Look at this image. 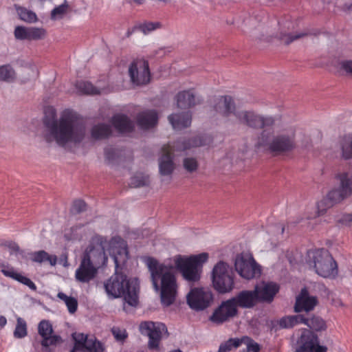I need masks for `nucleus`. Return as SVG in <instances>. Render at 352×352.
<instances>
[{"mask_svg": "<svg viewBox=\"0 0 352 352\" xmlns=\"http://www.w3.org/2000/svg\"><path fill=\"white\" fill-rule=\"evenodd\" d=\"M52 117H45L43 123L47 129L44 135L48 143L55 142L58 146L65 147L68 145L80 144L85 138L86 127L80 122L76 115L71 111H64L58 119L56 118L54 109Z\"/></svg>", "mask_w": 352, "mask_h": 352, "instance_id": "obj_1", "label": "nucleus"}, {"mask_svg": "<svg viewBox=\"0 0 352 352\" xmlns=\"http://www.w3.org/2000/svg\"><path fill=\"white\" fill-rule=\"evenodd\" d=\"M302 324L307 328L301 329L295 344L294 352H327L328 347L320 344L318 335V333L327 331V322L316 314H302Z\"/></svg>", "mask_w": 352, "mask_h": 352, "instance_id": "obj_2", "label": "nucleus"}, {"mask_svg": "<svg viewBox=\"0 0 352 352\" xmlns=\"http://www.w3.org/2000/svg\"><path fill=\"white\" fill-rule=\"evenodd\" d=\"M151 273L153 285L159 290V280H161V301L165 306H170L175 300L177 284L173 272V267L160 263L155 258L149 257L146 261Z\"/></svg>", "mask_w": 352, "mask_h": 352, "instance_id": "obj_3", "label": "nucleus"}, {"mask_svg": "<svg viewBox=\"0 0 352 352\" xmlns=\"http://www.w3.org/2000/svg\"><path fill=\"white\" fill-rule=\"evenodd\" d=\"M122 271L116 270L114 274L104 283L105 292L109 297L123 298L129 305L135 307L138 304L139 285Z\"/></svg>", "mask_w": 352, "mask_h": 352, "instance_id": "obj_4", "label": "nucleus"}, {"mask_svg": "<svg viewBox=\"0 0 352 352\" xmlns=\"http://www.w3.org/2000/svg\"><path fill=\"white\" fill-rule=\"evenodd\" d=\"M208 259V254L206 252L190 256L177 255L174 258V263L184 280L195 283L200 280L203 265Z\"/></svg>", "mask_w": 352, "mask_h": 352, "instance_id": "obj_5", "label": "nucleus"}, {"mask_svg": "<svg viewBox=\"0 0 352 352\" xmlns=\"http://www.w3.org/2000/svg\"><path fill=\"white\" fill-rule=\"evenodd\" d=\"M309 263L315 272L324 278L334 279L338 275L337 262L327 250H318L309 256Z\"/></svg>", "mask_w": 352, "mask_h": 352, "instance_id": "obj_6", "label": "nucleus"}, {"mask_svg": "<svg viewBox=\"0 0 352 352\" xmlns=\"http://www.w3.org/2000/svg\"><path fill=\"white\" fill-rule=\"evenodd\" d=\"M107 240L100 235L94 236L84 251L82 259L88 263L100 268L107 265L108 256L105 252Z\"/></svg>", "mask_w": 352, "mask_h": 352, "instance_id": "obj_7", "label": "nucleus"}, {"mask_svg": "<svg viewBox=\"0 0 352 352\" xmlns=\"http://www.w3.org/2000/svg\"><path fill=\"white\" fill-rule=\"evenodd\" d=\"M261 144L274 155L286 154L293 151L296 147L295 133H280L273 136L269 142L265 139V132L261 134Z\"/></svg>", "mask_w": 352, "mask_h": 352, "instance_id": "obj_8", "label": "nucleus"}, {"mask_svg": "<svg viewBox=\"0 0 352 352\" xmlns=\"http://www.w3.org/2000/svg\"><path fill=\"white\" fill-rule=\"evenodd\" d=\"M212 283L213 287L220 294H226L233 289V272L228 263L221 261L214 266L212 271Z\"/></svg>", "mask_w": 352, "mask_h": 352, "instance_id": "obj_9", "label": "nucleus"}, {"mask_svg": "<svg viewBox=\"0 0 352 352\" xmlns=\"http://www.w3.org/2000/svg\"><path fill=\"white\" fill-rule=\"evenodd\" d=\"M235 118L240 124L254 130L272 127L276 123L274 117L263 116L253 110L237 111Z\"/></svg>", "mask_w": 352, "mask_h": 352, "instance_id": "obj_10", "label": "nucleus"}, {"mask_svg": "<svg viewBox=\"0 0 352 352\" xmlns=\"http://www.w3.org/2000/svg\"><path fill=\"white\" fill-rule=\"evenodd\" d=\"M140 331L142 335L148 337V349L155 352H160V342L163 334L168 336V329L163 323H155L151 321L142 322Z\"/></svg>", "mask_w": 352, "mask_h": 352, "instance_id": "obj_11", "label": "nucleus"}, {"mask_svg": "<svg viewBox=\"0 0 352 352\" xmlns=\"http://www.w3.org/2000/svg\"><path fill=\"white\" fill-rule=\"evenodd\" d=\"M235 270L242 278L250 280L259 277L261 274V267L254 257L248 254H240L236 256L234 261Z\"/></svg>", "mask_w": 352, "mask_h": 352, "instance_id": "obj_12", "label": "nucleus"}, {"mask_svg": "<svg viewBox=\"0 0 352 352\" xmlns=\"http://www.w3.org/2000/svg\"><path fill=\"white\" fill-rule=\"evenodd\" d=\"M129 75L133 85L144 86L151 81V72L147 60L143 58L134 60L129 67Z\"/></svg>", "mask_w": 352, "mask_h": 352, "instance_id": "obj_13", "label": "nucleus"}, {"mask_svg": "<svg viewBox=\"0 0 352 352\" xmlns=\"http://www.w3.org/2000/svg\"><path fill=\"white\" fill-rule=\"evenodd\" d=\"M187 303L195 311H202L210 306L213 300L212 292L206 288L192 289L186 296Z\"/></svg>", "mask_w": 352, "mask_h": 352, "instance_id": "obj_14", "label": "nucleus"}, {"mask_svg": "<svg viewBox=\"0 0 352 352\" xmlns=\"http://www.w3.org/2000/svg\"><path fill=\"white\" fill-rule=\"evenodd\" d=\"M109 248L116 270H122L129 259L126 242L119 236L112 237L109 241Z\"/></svg>", "mask_w": 352, "mask_h": 352, "instance_id": "obj_15", "label": "nucleus"}, {"mask_svg": "<svg viewBox=\"0 0 352 352\" xmlns=\"http://www.w3.org/2000/svg\"><path fill=\"white\" fill-rule=\"evenodd\" d=\"M236 111L235 102L230 96L214 97L210 102V112L212 116L220 115L228 118L232 114L235 116Z\"/></svg>", "mask_w": 352, "mask_h": 352, "instance_id": "obj_16", "label": "nucleus"}, {"mask_svg": "<svg viewBox=\"0 0 352 352\" xmlns=\"http://www.w3.org/2000/svg\"><path fill=\"white\" fill-rule=\"evenodd\" d=\"M238 315V309L231 298L223 301L220 305L217 307L212 314L210 316L209 320L216 324H221L223 322L229 321L231 318Z\"/></svg>", "mask_w": 352, "mask_h": 352, "instance_id": "obj_17", "label": "nucleus"}, {"mask_svg": "<svg viewBox=\"0 0 352 352\" xmlns=\"http://www.w3.org/2000/svg\"><path fill=\"white\" fill-rule=\"evenodd\" d=\"M318 304V297L311 296L307 289L304 287L296 297L294 311L298 314L302 311L308 313L313 311Z\"/></svg>", "mask_w": 352, "mask_h": 352, "instance_id": "obj_18", "label": "nucleus"}, {"mask_svg": "<svg viewBox=\"0 0 352 352\" xmlns=\"http://www.w3.org/2000/svg\"><path fill=\"white\" fill-rule=\"evenodd\" d=\"M173 157L172 148L169 145H164L158 159L159 173L162 176H171L173 173L175 168Z\"/></svg>", "mask_w": 352, "mask_h": 352, "instance_id": "obj_19", "label": "nucleus"}, {"mask_svg": "<svg viewBox=\"0 0 352 352\" xmlns=\"http://www.w3.org/2000/svg\"><path fill=\"white\" fill-rule=\"evenodd\" d=\"M254 291L258 302L270 303L278 292L279 286L275 283L263 281L255 286Z\"/></svg>", "mask_w": 352, "mask_h": 352, "instance_id": "obj_20", "label": "nucleus"}, {"mask_svg": "<svg viewBox=\"0 0 352 352\" xmlns=\"http://www.w3.org/2000/svg\"><path fill=\"white\" fill-rule=\"evenodd\" d=\"M235 307L243 309L253 308L258 302L256 296L253 290H243L231 298Z\"/></svg>", "mask_w": 352, "mask_h": 352, "instance_id": "obj_21", "label": "nucleus"}, {"mask_svg": "<svg viewBox=\"0 0 352 352\" xmlns=\"http://www.w3.org/2000/svg\"><path fill=\"white\" fill-rule=\"evenodd\" d=\"M98 270V268L81 258L80 265L75 273L76 279L80 283H88L96 277Z\"/></svg>", "mask_w": 352, "mask_h": 352, "instance_id": "obj_22", "label": "nucleus"}, {"mask_svg": "<svg viewBox=\"0 0 352 352\" xmlns=\"http://www.w3.org/2000/svg\"><path fill=\"white\" fill-rule=\"evenodd\" d=\"M138 126L144 130L155 127L158 122V114L155 110H146L139 113L136 117Z\"/></svg>", "mask_w": 352, "mask_h": 352, "instance_id": "obj_23", "label": "nucleus"}, {"mask_svg": "<svg viewBox=\"0 0 352 352\" xmlns=\"http://www.w3.org/2000/svg\"><path fill=\"white\" fill-rule=\"evenodd\" d=\"M192 112L190 111L172 113L168 120L175 130H182L189 127L192 123Z\"/></svg>", "mask_w": 352, "mask_h": 352, "instance_id": "obj_24", "label": "nucleus"}, {"mask_svg": "<svg viewBox=\"0 0 352 352\" xmlns=\"http://www.w3.org/2000/svg\"><path fill=\"white\" fill-rule=\"evenodd\" d=\"M177 107L180 109H189L196 105L195 95L191 90L179 91L175 96Z\"/></svg>", "mask_w": 352, "mask_h": 352, "instance_id": "obj_25", "label": "nucleus"}, {"mask_svg": "<svg viewBox=\"0 0 352 352\" xmlns=\"http://www.w3.org/2000/svg\"><path fill=\"white\" fill-rule=\"evenodd\" d=\"M112 124L115 129L120 133H130L135 128L133 121L124 114L115 115L112 118Z\"/></svg>", "mask_w": 352, "mask_h": 352, "instance_id": "obj_26", "label": "nucleus"}, {"mask_svg": "<svg viewBox=\"0 0 352 352\" xmlns=\"http://www.w3.org/2000/svg\"><path fill=\"white\" fill-rule=\"evenodd\" d=\"M302 314L285 316L277 321V324L280 329L293 328L298 324H302Z\"/></svg>", "mask_w": 352, "mask_h": 352, "instance_id": "obj_27", "label": "nucleus"}, {"mask_svg": "<svg viewBox=\"0 0 352 352\" xmlns=\"http://www.w3.org/2000/svg\"><path fill=\"white\" fill-rule=\"evenodd\" d=\"M202 145V140L198 136L193 137L188 140H178L176 142L175 148L177 151H184L191 148L198 147Z\"/></svg>", "mask_w": 352, "mask_h": 352, "instance_id": "obj_28", "label": "nucleus"}, {"mask_svg": "<svg viewBox=\"0 0 352 352\" xmlns=\"http://www.w3.org/2000/svg\"><path fill=\"white\" fill-rule=\"evenodd\" d=\"M32 261L38 263L48 261L52 266H54L57 263V257L55 255H50L45 250H40L32 254Z\"/></svg>", "mask_w": 352, "mask_h": 352, "instance_id": "obj_29", "label": "nucleus"}, {"mask_svg": "<svg viewBox=\"0 0 352 352\" xmlns=\"http://www.w3.org/2000/svg\"><path fill=\"white\" fill-rule=\"evenodd\" d=\"M111 133V129L109 124H99L95 125L91 129V136L96 140L107 138Z\"/></svg>", "mask_w": 352, "mask_h": 352, "instance_id": "obj_30", "label": "nucleus"}, {"mask_svg": "<svg viewBox=\"0 0 352 352\" xmlns=\"http://www.w3.org/2000/svg\"><path fill=\"white\" fill-rule=\"evenodd\" d=\"M340 181V188L349 197L352 194V175L342 173L337 176Z\"/></svg>", "mask_w": 352, "mask_h": 352, "instance_id": "obj_31", "label": "nucleus"}, {"mask_svg": "<svg viewBox=\"0 0 352 352\" xmlns=\"http://www.w3.org/2000/svg\"><path fill=\"white\" fill-rule=\"evenodd\" d=\"M161 27L162 24L159 21L151 22L146 21L142 23L135 24L133 27V30H139L144 34H147L157 29L160 28Z\"/></svg>", "mask_w": 352, "mask_h": 352, "instance_id": "obj_32", "label": "nucleus"}, {"mask_svg": "<svg viewBox=\"0 0 352 352\" xmlns=\"http://www.w3.org/2000/svg\"><path fill=\"white\" fill-rule=\"evenodd\" d=\"M15 8L21 20L30 23L38 21L36 14L32 10L19 6H15Z\"/></svg>", "mask_w": 352, "mask_h": 352, "instance_id": "obj_33", "label": "nucleus"}, {"mask_svg": "<svg viewBox=\"0 0 352 352\" xmlns=\"http://www.w3.org/2000/svg\"><path fill=\"white\" fill-rule=\"evenodd\" d=\"M16 78L14 69L9 64L0 66V80L5 82L13 81Z\"/></svg>", "mask_w": 352, "mask_h": 352, "instance_id": "obj_34", "label": "nucleus"}, {"mask_svg": "<svg viewBox=\"0 0 352 352\" xmlns=\"http://www.w3.org/2000/svg\"><path fill=\"white\" fill-rule=\"evenodd\" d=\"M341 149L342 158L344 160L352 159V134L343 138Z\"/></svg>", "mask_w": 352, "mask_h": 352, "instance_id": "obj_35", "label": "nucleus"}, {"mask_svg": "<svg viewBox=\"0 0 352 352\" xmlns=\"http://www.w3.org/2000/svg\"><path fill=\"white\" fill-rule=\"evenodd\" d=\"M325 197L334 206L348 197L340 187L331 190Z\"/></svg>", "mask_w": 352, "mask_h": 352, "instance_id": "obj_36", "label": "nucleus"}, {"mask_svg": "<svg viewBox=\"0 0 352 352\" xmlns=\"http://www.w3.org/2000/svg\"><path fill=\"white\" fill-rule=\"evenodd\" d=\"M72 338L75 341L74 347L72 349L74 350V352H75V351H84V349L89 339L87 336L84 335L83 333H74L72 334Z\"/></svg>", "mask_w": 352, "mask_h": 352, "instance_id": "obj_37", "label": "nucleus"}, {"mask_svg": "<svg viewBox=\"0 0 352 352\" xmlns=\"http://www.w3.org/2000/svg\"><path fill=\"white\" fill-rule=\"evenodd\" d=\"M104 350L102 343L98 341L95 338H91L84 349V352H104Z\"/></svg>", "mask_w": 352, "mask_h": 352, "instance_id": "obj_38", "label": "nucleus"}, {"mask_svg": "<svg viewBox=\"0 0 352 352\" xmlns=\"http://www.w3.org/2000/svg\"><path fill=\"white\" fill-rule=\"evenodd\" d=\"M239 346H241V338H230L220 345L218 352H229Z\"/></svg>", "mask_w": 352, "mask_h": 352, "instance_id": "obj_39", "label": "nucleus"}, {"mask_svg": "<svg viewBox=\"0 0 352 352\" xmlns=\"http://www.w3.org/2000/svg\"><path fill=\"white\" fill-rule=\"evenodd\" d=\"M38 334L45 339L53 333V328L50 321L46 320H41L38 326Z\"/></svg>", "mask_w": 352, "mask_h": 352, "instance_id": "obj_40", "label": "nucleus"}, {"mask_svg": "<svg viewBox=\"0 0 352 352\" xmlns=\"http://www.w3.org/2000/svg\"><path fill=\"white\" fill-rule=\"evenodd\" d=\"M245 344L246 349L243 352H259L260 346L248 336H243L241 338V345Z\"/></svg>", "mask_w": 352, "mask_h": 352, "instance_id": "obj_41", "label": "nucleus"}, {"mask_svg": "<svg viewBox=\"0 0 352 352\" xmlns=\"http://www.w3.org/2000/svg\"><path fill=\"white\" fill-rule=\"evenodd\" d=\"M76 87L79 91L85 94H99L100 91L89 82H78Z\"/></svg>", "mask_w": 352, "mask_h": 352, "instance_id": "obj_42", "label": "nucleus"}, {"mask_svg": "<svg viewBox=\"0 0 352 352\" xmlns=\"http://www.w3.org/2000/svg\"><path fill=\"white\" fill-rule=\"evenodd\" d=\"M309 33L308 32H300L295 34H283L280 36V40L285 45H289L293 41L298 40L299 38L305 37L308 36Z\"/></svg>", "mask_w": 352, "mask_h": 352, "instance_id": "obj_43", "label": "nucleus"}, {"mask_svg": "<svg viewBox=\"0 0 352 352\" xmlns=\"http://www.w3.org/2000/svg\"><path fill=\"white\" fill-rule=\"evenodd\" d=\"M333 206L334 205L326 197H324L317 204L316 215L318 217L324 215L327 210Z\"/></svg>", "mask_w": 352, "mask_h": 352, "instance_id": "obj_44", "label": "nucleus"}, {"mask_svg": "<svg viewBox=\"0 0 352 352\" xmlns=\"http://www.w3.org/2000/svg\"><path fill=\"white\" fill-rule=\"evenodd\" d=\"M149 183V177L143 175H135L131 179V186L133 188L148 186Z\"/></svg>", "mask_w": 352, "mask_h": 352, "instance_id": "obj_45", "label": "nucleus"}, {"mask_svg": "<svg viewBox=\"0 0 352 352\" xmlns=\"http://www.w3.org/2000/svg\"><path fill=\"white\" fill-rule=\"evenodd\" d=\"M182 164L184 169L188 173L196 172L199 167L198 161L196 158L192 157H185Z\"/></svg>", "mask_w": 352, "mask_h": 352, "instance_id": "obj_46", "label": "nucleus"}, {"mask_svg": "<svg viewBox=\"0 0 352 352\" xmlns=\"http://www.w3.org/2000/svg\"><path fill=\"white\" fill-rule=\"evenodd\" d=\"M27 335V325L24 320L18 318L17 323L14 331V336L17 338H22Z\"/></svg>", "mask_w": 352, "mask_h": 352, "instance_id": "obj_47", "label": "nucleus"}, {"mask_svg": "<svg viewBox=\"0 0 352 352\" xmlns=\"http://www.w3.org/2000/svg\"><path fill=\"white\" fill-rule=\"evenodd\" d=\"M30 28L24 26H16L14 30V36L18 40L30 41Z\"/></svg>", "mask_w": 352, "mask_h": 352, "instance_id": "obj_48", "label": "nucleus"}, {"mask_svg": "<svg viewBox=\"0 0 352 352\" xmlns=\"http://www.w3.org/2000/svg\"><path fill=\"white\" fill-rule=\"evenodd\" d=\"M1 272L7 277L12 278L21 283H23L25 280L28 278V277L21 275L19 273H17L14 271V269L11 268L9 270L2 269Z\"/></svg>", "mask_w": 352, "mask_h": 352, "instance_id": "obj_49", "label": "nucleus"}, {"mask_svg": "<svg viewBox=\"0 0 352 352\" xmlns=\"http://www.w3.org/2000/svg\"><path fill=\"white\" fill-rule=\"evenodd\" d=\"M30 41L43 39L46 36V30L43 28L30 27Z\"/></svg>", "mask_w": 352, "mask_h": 352, "instance_id": "obj_50", "label": "nucleus"}, {"mask_svg": "<svg viewBox=\"0 0 352 352\" xmlns=\"http://www.w3.org/2000/svg\"><path fill=\"white\" fill-rule=\"evenodd\" d=\"M69 5L67 1H65L64 3L54 8L51 12V17L52 19H56V18H60L63 16L64 14L67 12L68 10Z\"/></svg>", "mask_w": 352, "mask_h": 352, "instance_id": "obj_51", "label": "nucleus"}, {"mask_svg": "<svg viewBox=\"0 0 352 352\" xmlns=\"http://www.w3.org/2000/svg\"><path fill=\"white\" fill-rule=\"evenodd\" d=\"M62 339L61 337L56 335H50L48 336L45 339H43L41 341V345L43 346L47 347L50 345H56V344L61 342Z\"/></svg>", "mask_w": 352, "mask_h": 352, "instance_id": "obj_52", "label": "nucleus"}, {"mask_svg": "<svg viewBox=\"0 0 352 352\" xmlns=\"http://www.w3.org/2000/svg\"><path fill=\"white\" fill-rule=\"evenodd\" d=\"M340 71L346 76H352V60H342L339 63Z\"/></svg>", "mask_w": 352, "mask_h": 352, "instance_id": "obj_53", "label": "nucleus"}, {"mask_svg": "<svg viewBox=\"0 0 352 352\" xmlns=\"http://www.w3.org/2000/svg\"><path fill=\"white\" fill-rule=\"evenodd\" d=\"M111 332L117 340H124L127 337V333L125 329H121L118 327H113Z\"/></svg>", "mask_w": 352, "mask_h": 352, "instance_id": "obj_54", "label": "nucleus"}, {"mask_svg": "<svg viewBox=\"0 0 352 352\" xmlns=\"http://www.w3.org/2000/svg\"><path fill=\"white\" fill-rule=\"evenodd\" d=\"M338 222L342 225L352 227V214H343L339 219H338Z\"/></svg>", "mask_w": 352, "mask_h": 352, "instance_id": "obj_55", "label": "nucleus"}, {"mask_svg": "<svg viewBox=\"0 0 352 352\" xmlns=\"http://www.w3.org/2000/svg\"><path fill=\"white\" fill-rule=\"evenodd\" d=\"M73 207L76 212L80 213L86 210L87 204L82 200H76L74 201Z\"/></svg>", "mask_w": 352, "mask_h": 352, "instance_id": "obj_56", "label": "nucleus"}, {"mask_svg": "<svg viewBox=\"0 0 352 352\" xmlns=\"http://www.w3.org/2000/svg\"><path fill=\"white\" fill-rule=\"evenodd\" d=\"M66 305L67 307V309H68V311H69V313L74 314L76 311L77 308H78V301H77L76 298L73 297L72 299L68 300V302H67Z\"/></svg>", "mask_w": 352, "mask_h": 352, "instance_id": "obj_57", "label": "nucleus"}, {"mask_svg": "<svg viewBox=\"0 0 352 352\" xmlns=\"http://www.w3.org/2000/svg\"><path fill=\"white\" fill-rule=\"evenodd\" d=\"M104 153L108 160H112L116 157V151L114 148H109L105 150Z\"/></svg>", "mask_w": 352, "mask_h": 352, "instance_id": "obj_58", "label": "nucleus"}, {"mask_svg": "<svg viewBox=\"0 0 352 352\" xmlns=\"http://www.w3.org/2000/svg\"><path fill=\"white\" fill-rule=\"evenodd\" d=\"M23 284L28 286L30 289L34 291L36 289V286L29 278H28Z\"/></svg>", "mask_w": 352, "mask_h": 352, "instance_id": "obj_59", "label": "nucleus"}, {"mask_svg": "<svg viewBox=\"0 0 352 352\" xmlns=\"http://www.w3.org/2000/svg\"><path fill=\"white\" fill-rule=\"evenodd\" d=\"M57 296L58 298L63 300L65 304H67V302H68V300H69L70 299H72L73 298L72 296H67L65 294H64L63 292H59Z\"/></svg>", "mask_w": 352, "mask_h": 352, "instance_id": "obj_60", "label": "nucleus"}, {"mask_svg": "<svg viewBox=\"0 0 352 352\" xmlns=\"http://www.w3.org/2000/svg\"><path fill=\"white\" fill-rule=\"evenodd\" d=\"M8 247L12 250V251H14V252H19L20 250V248L19 246L18 245V244H16V243L14 242H10L8 244Z\"/></svg>", "mask_w": 352, "mask_h": 352, "instance_id": "obj_61", "label": "nucleus"}, {"mask_svg": "<svg viewBox=\"0 0 352 352\" xmlns=\"http://www.w3.org/2000/svg\"><path fill=\"white\" fill-rule=\"evenodd\" d=\"M305 147L308 148L312 146V142L309 137H305L304 139Z\"/></svg>", "mask_w": 352, "mask_h": 352, "instance_id": "obj_62", "label": "nucleus"}, {"mask_svg": "<svg viewBox=\"0 0 352 352\" xmlns=\"http://www.w3.org/2000/svg\"><path fill=\"white\" fill-rule=\"evenodd\" d=\"M6 318L4 316H0V327L2 328L6 324Z\"/></svg>", "mask_w": 352, "mask_h": 352, "instance_id": "obj_63", "label": "nucleus"}, {"mask_svg": "<svg viewBox=\"0 0 352 352\" xmlns=\"http://www.w3.org/2000/svg\"><path fill=\"white\" fill-rule=\"evenodd\" d=\"M135 31V30H133V28L131 30H129L126 32V36L129 37L131 35V34Z\"/></svg>", "mask_w": 352, "mask_h": 352, "instance_id": "obj_64", "label": "nucleus"}]
</instances>
